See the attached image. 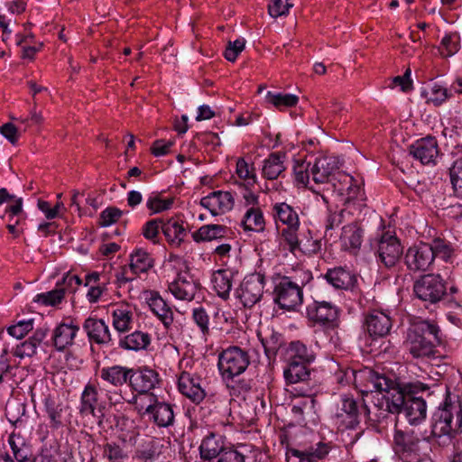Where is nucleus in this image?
Segmentation results:
<instances>
[{"instance_id": "obj_44", "label": "nucleus", "mask_w": 462, "mask_h": 462, "mask_svg": "<svg viewBox=\"0 0 462 462\" xmlns=\"http://www.w3.org/2000/svg\"><path fill=\"white\" fill-rule=\"evenodd\" d=\"M421 95L426 98L427 103L435 106L442 105L449 97L448 89L437 83H431L424 88Z\"/></svg>"}, {"instance_id": "obj_6", "label": "nucleus", "mask_w": 462, "mask_h": 462, "mask_svg": "<svg viewBox=\"0 0 462 462\" xmlns=\"http://www.w3.org/2000/svg\"><path fill=\"white\" fill-rule=\"evenodd\" d=\"M458 409L456 403L446 402L442 407H439L432 417V434L435 437L453 438L462 429L461 417H456V411Z\"/></svg>"}, {"instance_id": "obj_62", "label": "nucleus", "mask_w": 462, "mask_h": 462, "mask_svg": "<svg viewBox=\"0 0 462 462\" xmlns=\"http://www.w3.org/2000/svg\"><path fill=\"white\" fill-rule=\"evenodd\" d=\"M33 328L32 319L19 321L16 325L7 328L10 336L21 339Z\"/></svg>"}, {"instance_id": "obj_31", "label": "nucleus", "mask_w": 462, "mask_h": 462, "mask_svg": "<svg viewBox=\"0 0 462 462\" xmlns=\"http://www.w3.org/2000/svg\"><path fill=\"white\" fill-rule=\"evenodd\" d=\"M132 369L122 365L103 367L100 370V378L109 384L119 387L125 383H130Z\"/></svg>"}, {"instance_id": "obj_13", "label": "nucleus", "mask_w": 462, "mask_h": 462, "mask_svg": "<svg viewBox=\"0 0 462 462\" xmlns=\"http://www.w3.org/2000/svg\"><path fill=\"white\" fill-rule=\"evenodd\" d=\"M407 387L402 384V395L403 404L401 405V412L405 414L410 424H420L426 418L427 405L422 397H416L411 394V385H409V393H405Z\"/></svg>"}, {"instance_id": "obj_42", "label": "nucleus", "mask_w": 462, "mask_h": 462, "mask_svg": "<svg viewBox=\"0 0 462 462\" xmlns=\"http://www.w3.org/2000/svg\"><path fill=\"white\" fill-rule=\"evenodd\" d=\"M162 231L166 236L167 240L174 245L179 246L187 236L186 229L174 219H169L167 222H162Z\"/></svg>"}, {"instance_id": "obj_64", "label": "nucleus", "mask_w": 462, "mask_h": 462, "mask_svg": "<svg viewBox=\"0 0 462 462\" xmlns=\"http://www.w3.org/2000/svg\"><path fill=\"white\" fill-rule=\"evenodd\" d=\"M138 275L132 272L130 265H125L120 267L116 272V281L119 287L134 281Z\"/></svg>"}, {"instance_id": "obj_17", "label": "nucleus", "mask_w": 462, "mask_h": 462, "mask_svg": "<svg viewBox=\"0 0 462 462\" xmlns=\"http://www.w3.org/2000/svg\"><path fill=\"white\" fill-rule=\"evenodd\" d=\"M331 450L329 443L319 442L304 449L289 448L286 456L289 461L297 459L298 462H319L327 457Z\"/></svg>"}, {"instance_id": "obj_19", "label": "nucleus", "mask_w": 462, "mask_h": 462, "mask_svg": "<svg viewBox=\"0 0 462 462\" xmlns=\"http://www.w3.org/2000/svg\"><path fill=\"white\" fill-rule=\"evenodd\" d=\"M178 387L183 395L195 403H199L206 396L202 379L188 372H182L179 376Z\"/></svg>"}, {"instance_id": "obj_60", "label": "nucleus", "mask_w": 462, "mask_h": 462, "mask_svg": "<svg viewBox=\"0 0 462 462\" xmlns=\"http://www.w3.org/2000/svg\"><path fill=\"white\" fill-rule=\"evenodd\" d=\"M192 319L201 333L207 335L209 331V317L207 311L203 308H196L192 311Z\"/></svg>"}, {"instance_id": "obj_11", "label": "nucleus", "mask_w": 462, "mask_h": 462, "mask_svg": "<svg viewBox=\"0 0 462 462\" xmlns=\"http://www.w3.org/2000/svg\"><path fill=\"white\" fill-rule=\"evenodd\" d=\"M403 254L400 240L389 233L382 235L377 245L378 261L386 268L394 267Z\"/></svg>"}, {"instance_id": "obj_2", "label": "nucleus", "mask_w": 462, "mask_h": 462, "mask_svg": "<svg viewBox=\"0 0 462 462\" xmlns=\"http://www.w3.org/2000/svg\"><path fill=\"white\" fill-rule=\"evenodd\" d=\"M415 296L427 303L436 304L441 300L449 307L455 306L462 310V299L456 285L448 287L447 282L440 274L427 273L421 275L413 283Z\"/></svg>"}, {"instance_id": "obj_46", "label": "nucleus", "mask_w": 462, "mask_h": 462, "mask_svg": "<svg viewBox=\"0 0 462 462\" xmlns=\"http://www.w3.org/2000/svg\"><path fill=\"white\" fill-rule=\"evenodd\" d=\"M298 100V97L292 94L273 93L271 91L266 94V101L279 109L294 106Z\"/></svg>"}, {"instance_id": "obj_23", "label": "nucleus", "mask_w": 462, "mask_h": 462, "mask_svg": "<svg viewBox=\"0 0 462 462\" xmlns=\"http://www.w3.org/2000/svg\"><path fill=\"white\" fill-rule=\"evenodd\" d=\"M198 289V282L188 273H179L178 277L169 284V291L180 300H192Z\"/></svg>"}, {"instance_id": "obj_7", "label": "nucleus", "mask_w": 462, "mask_h": 462, "mask_svg": "<svg viewBox=\"0 0 462 462\" xmlns=\"http://www.w3.org/2000/svg\"><path fill=\"white\" fill-rule=\"evenodd\" d=\"M250 364L247 350L233 346L223 350L218 356V369L225 378H233L243 374Z\"/></svg>"}, {"instance_id": "obj_43", "label": "nucleus", "mask_w": 462, "mask_h": 462, "mask_svg": "<svg viewBox=\"0 0 462 462\" xmlns=\"http://www.w3.org/2000/svg\"><path fill=\"white\" fill-rule=\"evenodd\" d=\"M241 225L246 231H263L264 218L261 208L259 207L249 208L242 219Z\"/></svg>"}, {"instance_id": "obj_57", "label": "nucleus", "mask_w": 462, "mask_h": 462, "mask_svg": "<svg viewBox=\"0 0 462 462\" xmlns=\"http://www.w3.org/2000/svg\"><path fill=\"white\" fill-rule=\"evenodd\" d=\"M104 456L110 462H125L127 458L126 453L116 443H107L105 445Z\"/></svg>"}, {"instance_id": "obj_12", "label": "nucleus", "mask_w": 462, "mask_h": 462, "mask_svg": "<svg viewBox=\"0 0 462 462\" xmlns=\"http://www.w3.org/2000/svg\"><path fill=\"white\" fill-rule=\"evenodd\" d=\"M264 287V276L252 273L245 277L237 291V297L246 308H251L262 298Z\"/></svg>"}, {"instance_id": "obj_24", "label": "nucleus", "mask_w": 462, "mask_h": 462, "mask_svg": "<svg viewBox=\"0 0 462 462\" xmlns=\"http://www.w3.org/2000/svg\"><path fill=\"white\" fill-rule=\"evenodd\" d=\"M392 325L389 314L376 310L369 312L365 319V328L373 337H385L389 334Z\"/></svg>"}, {"instance_id": "obj_21", "label": "nucleus", "mask_w": 462, "mask_h": 462, "mask_svg": "<svg viewBox=\"0 0 462 462\" xmlns=\"http://www.w3.org/2000/svg\"><path fill=\"white\" fill-rule=\"evenodd\" d=\"M339 166V160L336 156L325 155L316 158L310 168L312 180L317 184L330 181V177Z\"/></svg>"}, {"instance_id": "obj_39", "label": "nucleus", "mask_w": 462, "mask_h": 462, "mask_svg": "<svg viewBox=\"0 0 462 462\" xmlns=\"http://www.w3.org/2000/svg\"><path fill=\"white\" fill-rule=\"evenodd\" d=\"M129 265L132 272L139 276L153 266V258L147 251L137 248L130 254Z\"/></svg>"}, {"instance_id": "obj_53", "label": "nucleus", "mask_w": 462, "mask_h": 462, "mask_svg": "<svg viewBox=\"0 0 462 462\" xmlns=\"http://www.w3.org/2000/svg\"><path fill=\"white\" fill-rule=\"evenodd\" d=\"M430 246L432 248V256L434 260L436 257H440L443 260L448 261L452 255L453 249L449 243L440 238L434 239L430 244Z\"/></svg>"}, {"instance_id": "obj_36", "label": "nucleus", "mask_w": 462, "mask_h": 462, "mask_svg": "<svg viewBox=\"0 0 462 462\" xmlns=\"http://www.w3.org/2000/svg\"><path fill=\"white\" fill-rule=\"evenodd\" d=\"M148 304L151 310L166 328H169L172 324L173 311L158 293H152L148 300Z\"/></svg>"}, {"instance_id": "obj_26", "label": "nucleus", "mask_w": 462, "mask_h": 462, "mask_svg": "<svg viewBox=\"0 0 462 462\" xmlns=\"http://www.w3.org/2000/svg\"><path fill=\"white\" fill-rule=\"evenodd\" d=\"M112 324L119 333L132 329L134 323L133 308L127 303H118L111 308Z\"/></svg>"}, {"instance_id": "obj_49", "label": "nucleus", "mask_w": 462, "mask_h": 462, "mask_svg": "<svg viewBox=\"0 0 462 462\" xmlns=\"http://www.w3.org/2000/svg\"><path fill=\"white\" fill-rule=\"evenodd\" d=\"M172 203V199H164L159 194H152L146 200V207L150 210V215H153L169 209Z\"/></svg>"}, {"instance_id": "obj_10", "label": "nucleus", "mask_w": 462, "mask_h": 462, "mask_svg": "<svg viewBox=\"0 0 462 462\" xmlns=\"http://www.w3.org/2000/svg\"><path fill=\"white\" fill-rule=\"evenodd\" d=\"M365 406L363 400L356 401L352 396L342 395L337 405L336 417L346 428H355L359 424Z\"/></svg>"}, {"instance_id": "obj_35", "label": "nucleus", "mask_w": 462, "mask_h": 462, "mask_svg": "<svg viewBox=\"0 0 462 462\" xmlns=\"http://www.w3.org/2000/svg\"><path fill=\"white\" fill-rule=\"evenodd\" d=\"M340 241L342 246L346 250H358L363 242L362 228L356 223L344 226L340 236Z\"/></svg>"}, {"instance_id": "obj_34", "label": "nucleus", "mask_w": 462, "mask_h": 462, "mask_svg": "<svg viewBox=\"0 0 462 462\" xmlns=\"http://www.w3.org/2000/svg\"><path fill=\"white\" fill-rule=\"evenodd\" d=\"M97 396V390L94 385L88 383L85 386L81 394L79 406V412L82 415H92L96 418L101 417L97 414L100 411L97 412V406L98 404Z\"/></svg>"}, {"instance_id": "obj_45", "label": "nucleus", "mask_w": 462, "mask_h": 462, "mask_svg": "<svg viewBox=\"0 0 462 462\" xmlns=\"http://www.w3.org/2000/svg\"><path fill=\"white\" fill-rule=\"evenodd\" d=\"M290 351V361H302L303 364L310 365L315 360L314 352L300 341L291 342Z\"/></svg>"}, {"instance_id": "obj_55", "label": "nucleus", "mask_w": 462, "mask_h": 462, "mask_svg": "<svg viewBox=\"0 0 462 462\" xmlns=\"http://www.w3.org/2000/svg\"><path fill=\"white\" fill-rule=\"evenodd\" d=\"M45 408L51 422L54 427H59L61 424L62 405L56 402L51 398H47L45 401Z\"/></svg>"}, {"instance_id": "obj_22", "label": "nucleus", "mask_w": 462, "mask_h": 462, "mask_svg": "<svg viewBox=\"0 0 462 462\" xmlns=\"http://www.w3.org/2000/svg\"><path fill=\"white\" fill-rule=\"evenodd\" d=\"M83 329L90 342L97 345L113 346L109 327L103 319L89 317L85 319Z\"/></svg>"}, {"instance_id": "obj_4", "label": "nucleus", "mask_w": 462, "mask_h": 462, "mask_svg": "<svg viewBox=\"0 0 462 462\" xmlns=\"http://www.w3.org/2000/svg\"><path fill=\"white\" fill-rule=\"evenodd\" d=\"M304 279L299 282L297 279L283 276L275 285V301L283 310H291L300 306L303 300L302 287L308 282L311 275L304 273Z\"/></svg>"}, {"instance_id": "obj_30", "label": "nucleus", "mask_w": 462, "mask_h": 462, "mask_svg": "<svg viewBox=\"0 0 462 462\" xmlns=\"http://www.w3.org/2000/svg\"><path fill=\"white\" fill-rule=\"evenodd\" d=\"M451 163L448 168L450 184L454 195L462 199V152H451Z\"/></svg>"}, {"instance_id": "obj_41", "label": "nucleus", "mask_w": 462, "mask_h": 462, "mask_svg": "<svg viewBox=\"0 0 462 462\" xmlns=\"http://www.w3.org/2000/svg\"><path fill=\"white\" fill-rule=\"evenodd\" d=\"M229 232L228 228L222 225H205L192 234L196 242L211 241L225 237Z\"/></svg>"}, {"instance_id": "obj_9", "label": "nucleus", "mask_w": 462, "mask_h": 462, "mask_svg": "<svg viewBox=\"0 0 462 462\" xmlns=\"http://www.w3.org/2000/svg\"><path fill=\"white\" fill-rule=\"evenodd\" d=\"M306 312L309 319L329 329H335L338 326V310L331 302L314 300L307 306Z\"/></svg>"}, {"instance_id": "obj_59", "label": "nucleus", "mask_w": 462, "mask_h": 462, "mask_svg": "<svg viewBox=\"0 0 462 462\" xmlns=\"http://www.w3.org/2000/svg\"><path fill=\"white\" fill-rule=\"evenodd\" d=\"M122 215V210L115 207H108L101 212L99 224L101 226H109L115 224Z\"/></svg>"}, {"instance_id": "obj_33", "label": "nucleus", "mask_w": 462, "mask_h": 462, "mask_svg": "<svg viewBox=\"0 0 462 462\" xmlns=\"http://www.w3.org/2000/svg\"><path fill=\"white\" fill-rule=\"evenodd\" d=\"M310 373L309 364L293 360L289 361L287 367L284 368L283 376L287 383L296 384L308 381L310 377Z\"/></svg>"}, {"instance_id": "obj_51", "label": "nucleus", "mask_w": 462, "mask_h": 462, "mask_svg": "<svg viewBox=\"0 0 462 462\" xmlns=\"http://www.w3.org/2000/svg\"><path fill=\"white\" fill-rule=\"evenodd\" d=\"M351 216V212L346 208L335 210L329 209L326 225L327 230L333 229L342 223L350 220Z\"/></svg>"}, {"instance_id": "obj_54", "label": "nucleus", "mask_w": 462, "mask_h": 462, "mask_svg": "<svg viewBox=\"0 0 462 462\" xmlns=\"http://www.w3.org/2000/svg\"><path fill=\"white\" fill-rule=\"evenodd\" d=\"M236 173L240 179L244 180L245 186H254L256 183V175L253 172V170L249 168L247 162L243 158H239L237 160Z\"/></svg>"}, {"instance_id": "obj_56", "label": "nucleus", "mask_w": 462, "mask_h": 462, "mask_svg": "<svg viewBox=\"0 0 462 462\" xmlns=\"http://www.w3.org/2000/svg\"><path fill=\"white\" fill-rule=\"evenodd\" d=\"M441 54L445 57H450L459 50V37L457 34L446 35L441 41Z\"/></svg>"}, {"instance_id": "obj_14", "label": "nucleus", "mask_w": 462, "mask_h": 462, "mask_svg": "<svg viewBox=\"0 0 462 462\" xmlns=\"http://www.w3.org/2000/svg\"><path fill=\"white\" fill-rule=\"evenodd\" d=\"M361 184L362 181H358L353 176L339 173L337 183H333V186L335 190L338 192V195L343 197L342 201L345 206L355 201H357L358 205L361 206L360 202H363L365 199Z\"/></svg>"}, {"instance_id": "obj_38", "label": "nucleus", "mask_w": 462, "mask_h": 462, "mask_svg": "<svg viewBox=\"0 0 462 462\" xmlns=\"http://www.w3.org/2000/svg\"><path fill=\"white\" fill-rule=\"evenodd\" d=\"M151 344V336L140 330H136L120 338L118 345L125 350L139 351L146 349Z\"/></svg>"}, {"instance_id": "obj_47", "label": "nucleus", "mask_w": 462, "mask_h": 462, "mask_svg": "<svg viewBox=\"0 0 462 462\" xmlns=\"http://www.w3.org/2000/svg\"><path fill=\"white\" fill-rule=\"evenodd\" d=\"M393 443L397 453L411 452L415 449L416 443L412 440L411 437L400 430H396L393 436Z\"/></svg>"}, {"instance_id": "obj_15", "label": "nucleus", "mask_w": 462, "mask_h": 462, "mask_svg": "<svg viewBox=\"0 0 462 462\" xmlns=\"http://www.w3.org/2000/svg\"><path fill=\"white\" fill-rule=\"evenodd\" d=\"M159 383L160 376L155 370L148 366L141 367L136 371L132 369L130 385L135 392L139 393L138 400L143 401L142 395L147 398V395L150 394L148 393Z\"/></svg>"}, {"instance_id": "obj_37", "label": "nucleus", "mask_w": 462, "mask_h": 462, "mask_svg": "<svg viewBox=\"0 0 462 462\" xmlns=\"http://www.w3.org/2000/svg\"><path fill=\"white\" fill-rule=\"evenodd\" d=\"M163 447L162 439L152 438L141 445L136 456L143 462H153L162 455Z\"/></svg>"}, {"instance_id": "obj_5", "label": "nucleus", "mask_w": 462, "mask_h": 462, "mask_svg": "<svg viewBox=\"0 0 462 462\" xmlns=\"http://www.w3.org/2000/svg\"><path fill=\"white\" fill-rule=\"evenodd\" d=\"M148 405L144 407L138 402V397L134 396L130 403L136 405V410L143 416L147 415L149 420L160 428H168L172 426L175 420L172 405L158 400L153 393L147 395Z\"/></svg>"}, {"instance_id": "obj_40", "label": "nucleus", "mask_w": 462, "mask_h": 462, "mask_svg": "<svg viewBox=\"0 0 462 462\" xmlns=\"http://www.w3.org/2000/svg\"><path fill=\"white\" fill-rule=\"evenodd\" d=\"M273 216L283 225L289 226H300V219L297 211L285 202L276 203L273 207Z\"/></svg>"}, {"instance_id": "obj_28", "label": "nucleus", "mask_w": 462, "mask_h": 462, "mask_svg": "<svg viewBox=\"0 0 462 462\" xmlns=\"http://www.w3.org/2000/svg\"><path fill=\"white\" fill-rule=\"evenodd\" d=\"M325 279L335 289L346 291L353 290L357 282L356 274L342 267L328 269Z\"/></svg>"}, {"instance_id": "obj_8", "label": "nucleus", "mask_w": 462, "mask_h": 462, "mask_svg": "<svg viewBox=\"0 0 462 462\" xmlns=\"http://www.w3.org/2000/svg\"><path fill=\"white\" fill-rule=\"evenodd\" d=\"M404 263L411 272H426L434 263L432 248L428 243H419L410 246L404 254Z\"/></svg>"}, {"instance_id": "obj_29", "label": "nucleus", "mask_w": 462, "mask_h": 462, "mask_svg": "<svg viewBox=\"0 0 462 462\" xmlns=\"http://www.w3.org/2000/svg\"><path fill=\"white\" fill-rule=\"evenodd\" d=\"M286 154L284 152H272L263 160L262 167V175L267 180H277L281 177L286 170L284 162Z\"/></svg>"}, {"instance_id": "obj_3", "label": "nucleus", "mask_w": 462, "mask_h": 462, "mask_svg": "<svg viewBox=\"0 0 462 462\" xmlns=\"http://www.w3.org/2000/svg\"><path fill=\"white\" fill-rule=\"evenodd\" d=\"M439 333L440 329L434 322L418 320L407 330L405 348L414 358H435L438 352L436 343L441 342Z\"/></svg>"}, {"instance_id": "obj_52", "label": "nucleus", "mask_w": 462, "mask_h": 462, "mask_svg": "<svg viewBox=\"0 0 462 462\" xmlns=\"http://www.w3.org/2000/svg\"><path fill=\"white\" fill-rule=\"evenodd\" d=\"M81 284L82 281L78 275L67 273L61 282H59L56 286L59 290L62 291L63 296L65 297L66 293L76 292Z\"/></svg>"}, {"instance_id": "obj_20", "label": "nucleus", "mask_w": 462, "mask_h": 462, "mask_svg": "<svg viewBox=\"0 0 462 462\" xmlns=\"http://www.w3.org/2000/svg\"><path fill=\"white\" fill-rule=\"evenodd\" d=\"M298 396H302V399L296 401L291 407V412L299 423L315 421L316 400L310 393V390L301 391L297 393Z\"/></svg>"}, {"instance_id": "obj_18", "label": "nucleus", "mask_w": 462, "mask_h": 462, "mask_svg": "<svg viewBox=\"0 0 462 462\" xmlns=\"http://www.w3.org/2000/svg\"><path fill=\"white\" fill-rule=\"evenodd\" d=\"M234 204L235 199L232 193L223 190L213 191L200 200V205L208 209L213 216L230 211Z\"/></svg>"}, {"instance_id": "obj_32", "label": "nucleus", "mask_w": 462, "mask_h": 462, "mask_svg": "<svg viewBox=\"0 0 462 462\" xmlns=\"http://www.w3.org/2000/svg\"><path fill=\"white\" fill-rule=\"evenodd\" d=\"M235 273L229 269H219L213 273L211 282L217 294L226 300L233 286V278Z\"/></svg>"}, {"instance_id": "obj_48", "label": "nucleus", "mask_w": 462, "mask_h": 462, "mask_svg": "<svg viewBox=\"0 0 462 462\" xmlns=\"http://www.w3.org/2000/svg\"><path fill=\"white\" fill-rule=\"evenodd\" d=\"M64 299L63 292L57 287L50 291L37 294L33 301L44 306H57Z\"/></svg>"}, {"instance_id": "obj_58", "label": "nucleus", "mask_w": 462, "mask_h": 462, "mask_svg": "<svg viewBox=\"0 0 462 462\" xmlns=\"http://www.w3.org/2000/svg\"><path fill=\"white\" fill-rule=\"evenodd\" d=\"M246 41L238 38L234 42L229 41L225 51V58L229 61H235L237 56L244 51Z\"/></svg>"}, {"instance_id": "obj_16", "label": "nucleus", "mask_w": 462, "mask_h": 462, "mask_svg": "<svg viewBox=\"0 0 462 462\" xmlns=\"http://www.w3.org/2000/svg\"><path fill=\"white\" fill-rule=\"evenodd\" d=\"M409 153L421 164L434 165L439 154L438 142L433 136L417 140L409 147Z\"/></svg>"}, {"instance_id": "obj_1", "label": "nucleus", "mask_w": 462, "mask_h": 462, "mask_svg": "<svg viewBox=\"0 0 462 462\" xmlns=\"http://www.w3.org/2000/svg\"><path fill=\"white\" fill-rule=\"evenodd\" d=\"M355 382L359 383L363 393L374 391L384 392L381 399L370 409L364 407V416L369 420L378 424H388L395 421L393 416L401 413V405L403 404L402 395V383L393 374H385L365 367L358 372L351 371Z\"/></svg>"}, {"instance_id": "obj_61", "label": "nucleus", "mask_w": 462, "mask_h": 462, "mask_svg": "<svg viewBox=\"0 0 462 462\" xmlns=\"http://www.w3.org/2000/svg\"><path fill=\"white\" fill-rule=\"evenodd\" d=\"M291 7H292V4L289 0H272L268 6V12L272 17L277 18L286 15Z\"/></svg>"}, {"instance_id": "obj_63", "label": "nucleus", "mask_w": 462, "mask_h": 462, "mask_svg": "<svg viewBox=\"0 0 462 462\" xmlns=\"http://www.w3.org/2000/svg\"><path fill=\"white\" fill-rule=\"evenodd\" d=\"M310 163L297 162L293 167V172L295 180L302 185H307L311 175L310 170H309Z\"/></svg>"}, {"instance_id": "obj_50", "label": "nucleus", "mask_w": 462, "mask_h": 462, "mask_svg": "<svg viewBox=\"0 0 462 462\" xmlns=\"http://www.w3.org/2000/svg\"><path fill=\"white\" fill-rule=\"evenodd\" d=\"M299 226H289L283 228L281 232L282 243H284L288 246V250L295 254L297 250H300V241L298 237Z\"/></svg>"}, {"instance_id": "obj_27", "label": "nucleus", "mask_w": 462, "mask_h": 462, "mask_svg": "<svg viewBox=\"0 0 462 462\" xmlns=\"http://www.w3.org/2000/svg\"><path fill=\"white\" fill-rule=\"evenodd\" d=\"M226 450L224 438L215 433L207 435L199 446V454L203 460L217 459Z\"/></svg>"}, {"instance_id": "obj_25", "label": "nucleus", "mask_w": 462, "mask_h": 462, "mask_svg": "<svg viewBox=\"0 0 462 462\" xmlns=\"http://www.w3.org/2000/svg\"><path fill=\"white\" fill-rule=\"evenodd\" d=\"M79 331V327L73 321H63L57 325L51 335L52 344L56 350L63 351L71 346Z\"/></svg>"}]
</instances>
